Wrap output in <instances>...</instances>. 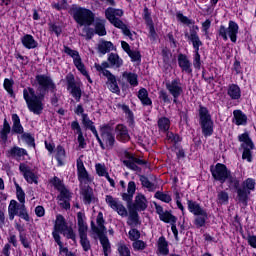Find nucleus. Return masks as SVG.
Segmentation results:
<instances>
[{
	"label": "nucleus",
	"instance_id": "6e6d98bb",
	"mask_svg": "<svg viewBox=\"0 0 256 256\" xmlns=\"http://www.w3.org/2000/svg\"><path fill=\"white\" fill-rule=\"evenodd\" d=\"M154 197L160 201H163L164 203H171V195L169 194L158 191L155 193Z\"/></svg>",
	"mask_w": 256,
	"mask_h": 256
},
{
	"label": "nucleus",
	"instance_id": "5fc2aeb1",
	"mask_svg": "<svg viewBox=\"0 0 256 256\" xmlns=\"http://www.w3.org/2000/svg\"><path fill=\"white\" fill-rule=\"evenodd\" d=\"M54 240L59 247L60 253H65L67 255V253H69V249H67V247H63V242H61V236L54 233Z\"/></svg>",
	"mask_w": 256,
	"mask_h": 256
},
{
	"label": "nucleus",
	"instance_id": "0e129e2a",
	"mask_svg": "<svg viewBox=\"0 0 256 256\" xmlns=\"http://www.w3.org/2000/svg\"><path fill=\"white\" fill-rule=\"evenodd\" d=\"M95 167H96V173H97V175H99V177H106L107 175H109L105 165H103V164H96Z\"/></svg>",
	"mask_w": 256,
	"mask_h": 256
},
{
	"label": "nucleus",
	"instance_id": "c03bdc74",
	"mask_svg": "<svg viewBox=\"0 0 256 256\" xmlns=\"http://www.w3.org/2000/svg\"><path fill=\"white\" fill-rule=\"evenodd\" d=\"M217 203L218 205H227L229 203V193L221 190L217 194Z\"/></svg>",
	"mask_w": 256,
	"mask_h": 256
},
{
	"label": "nucleus",
	"instance_id": "c9c22d12",
	"mask_svg": "<svg viewBox=\"0 0 256 256\" xmlns=\"http://www.w3.org/2000/svg\"><path fill=\"white\" fill-rule=\"evenodd\" d=\"M118 109H121L125 113L129 125H134L135 116L133 115V111L125 104H118Z\"/></svg>",
	"mask_w": 256,
	"mask_h": 256
},
{
	"label": "nucleus",
	"instance_id": "49530a36",
	"mask_svg": "<svg viewBox=\"0 0 256 256\" xmlns=\"http://www.w3.org/2000/svg\"><path fill=\"white\" fill-rule=\"evenodd\" d=\"M80 237V245L83 248V251H91V241L87 237V234L81 235Z\"/></svg>",
	"mask_w": 256,
	"mask_h": 256
},
{
	"label": "nucleus",
	"instance_id": "e2e57ef3",
	"mask_svg": "<svg viewBox=\"0 0 256 256\" xmlns=\"http://www.w3.org/2000/svg\"><path fill=\"white\" fill-rule=\"evenodd\" d=\"M129 240L130 241H137L141 238V232H139V230L132 228L129 232Z\"/></svg>",
	"mask_w": 256,
	"mask_h": 256
},
{
	"label": "nucleus",
	"instance_id": "72a5a7b5",
	"mask_svg": "<svg viewBox=\"0 0 256 256\" xmlns=\"http://www.w3.org/2000/svg\"><path fill=\"white\" fill-rule=\"evenodd\" d=\"M194 219V225L197 227V229H201V227H205V223H207V220L209 219V215L207 214V211L202 212L200 214L195 215Z\"/></svg>",
	"mask_w": 256,
	"mask_h": 256
},
{
	"label": "nucleus",
	"instance_id": "a18cd8bd",
	"mask_svg": "<svg viewBox=\"0 0 256 256\" xmlns=\"http://www.w3.org/2000/svg\"><path fill=\"white\" fill-rule=\"evenodd\" d=\"M159 218H160V221H164V223H177V217L173 216L168 211L163 212V214H161Z\"/></svg>",
	"mask_w": 256,
	"mask_h": 256
},
{
	"label": "nucleus",
	"instance_id": "f03ea898",
	"mask_svg": "<svg viewBox=\"0 0 256 256\" xmlns=\"http://www.w3.org/2000/svg\"><path fill=\"white\" fill-rule=\"evenodd\" d=\"M96 223L91 222V229L93 233H96L99 237V241L103 247V253L105 256H109V253H111V243L109 242V238L105 236V233H107V228H105V219L103 218V212H99L96 218Z\"/></svg>",
	"mask_w": 256,
	"mask_h": 256
},
{
	"label": "nucleus",
	"instance_id": "f704fd0d",
	"mask_svg": "<svg viewBox=\"0 0 256 256\" xmlns=\"http://www.w3.org/2000/svg\"><path fill=\"white\" fill-rule=\"evenodd\" d=\"M137 97L141 101L142 105H153V101H151V98H149V92H147V89L141 88L138 91Z\"/></svg>",
	"mask_w": 256,
	"mask_h": 256
},
{
	"label": "nucleus",
	"instance_id": "a878e982",
	"mask_svg": "<svg viewBox=\"0 0 256 256\" xmlns=\"http://www.w3.org/2000/svg\"><path fill=\"white\" fill-rule=\"evenodd\" d=\"M12 134L15 135H23L24 129L23 125H21V119L19 118V115L13 114L12 115Z\"/></svg>",
	"mask_w": 256,
	"mask_h": 256
},
{
	"label": "nucleus",
	"instance_id": "0eeeda50",
	"mask_svg": "<svg viewBox=\"0 0 256 256\" xmlns=\"http://www.w3.org/2000/svg\"><path fill=\"white\" fill-rule=\"evenodd\" d=\"M8 215L10 221L15 219V215L24 219V221H29V214L27 213V208L24 203H19L17 200H11L8 206Z\"/></svg>",
	"mask_w": 256,
	"mask_h": 256
},
{
	"label": "nucleus",
	"instance_id": "58836bf2",
	"mask_svg": "<svg viewBox=\"0 0 256 256\" xmlns=\"http://www.w3.org/2000/svg\"><path fill=\"white\" fill-rule=\"evenodd\" d=\"M158 251L161 255H169V244L163 236L158 239Z\"/></svg>",
	"mask_w": 256,
	"mask_h": 256
},
{
	"label": "nucleus",
	"instance_id": "c756f323",
	"mask_svg": "<svg viewBox=\"0 0 256 256\" xmlns=\"http://www.w3.org/2000/svg\"><path fill=\"white\" fill-rule=\"evenodd\" d=\"M134 208L136 211H145L147 209V198L143 194H137L135 197Z\"/></svg>",
	"mask_w": 256,
	"mask_h": 256
},
{
	"label": "nucleus",
	"instance_id": "9d476101",
	"mask_svg": "<svg viewBox=\"0 0 256 256\" xmlns=\"http://www.w3.org/2000/svg\"><path fill=\"white\" fill-rule=\"evenodd\" d=\"M184 85L181 83V79L175 78L171 81L166 82V89L172 95L174 103H177V99L181 97L184 91Z\"/></svg>",
	"mask_w": 256,
	"mask_h": 256
},
{
	"label": "nucleus",
	"instance_id": "864d4df0",
	"mask_svg": "<svg viewBox=\"0 0 256 256\" xmlns=\"http://www.w3.org/2000/svg\"><path fill=\"white\" fill-rule=\"evenodd\" d=\"M56 159L60 165H63V159H65V148L61 145L56 148Z\"/></svg>",
	"mask_w": 256,
	"mask_h": 256
},
{
	"label": "nucleus",
	"instance_id": "37998d69",
	"mask_svg": "<svg viewBox=\"0 0 256 256\" xmlns=\"http://www.w3.org/2000/svg\"><path fill=\"white\" fill-rule=\"evenodd\" d=\"M9 133H11V125H9V122L7 121V119H5L3 123V128L0 132L1 140L7 141Z\"/></svg>",
	"mask_w": 256,
	"mask_h": 256
},
{
	"label": "nucleus",
	"instance_id": "4c0bfd02",
	"mask_svg": "<svg viewBox=\"0 0 256 256\" xmlns=\"http://www.w3.org/2000/svg\"><path fill=\"white\" fill-rule=\"evenodd\" d=\"M113 49H115V46L111 43V41H102L98 45V51L102 55L110 53V51H113Z\"/></svg>",
	"mask_w": 256,
	"mask_h": 256
},
{
	"label": "nucleus",
	"instance_id": "20e7f679",
	"mask_svg": "<svg viewBox=\"0 0 256 256\" xmlns=\"http://www.w3.org/2000/svg\"><path fill=\"white\" fill-rule=\"evenodd\" d=\"M106 19L110 21L114 27H117V29H121L124 35L126 37H129V39H133V34L131 33V30H129V27L121 21L118 17H123V11L121 9H115V8H107L105 11Z\"/></svg>",
	"mask_w": 256,
	"mask_h": 256
},
{
	"label": "nucleus",
	"instance_id": "ea45409f",
	"mask_svg": "<svg viewBox=\"0 0 256 256\" xmlns=\"http://www.w3.org/2000/svg\"><path fill=\"white\" fill-rule=\"evenodd\" d=\"M237 189V196L240 203H244L247 205V199H249V195H251V191L247 190L246 188H236Z\"/></svg>",
	"mask_w": 256,
	"mask_h": 256
},
{
	"label": "nucleus",
	"instance_id": "dca6fc26",
	"mask_svg": "<svg viewBox=\"0 0 256 256\" xmlns=\"http://www.w3.org/2000/svg\"><path fill=\"white\" fill-rule=\"evenodd\" d=\"M105 201L113 211H116L118 215H120V217H127V208H125L121 202H118L117 199L113 198V196L106 195Z\"/></svg>",
	"mask_w": 256,
	"mask_h": 256
},
{
	"label": "nucleus",
	"instance_id": "ddd939ff",
	"mask_svg": "<svg viewBox=\"0 0 256 256\" xmlns=\"http://www.w3.org/2000/svg\"><path fill=\"white\" fill-rule=\"evenodd\" d=\"M101 137H102V143L104 144V148L102 149H108V151H111L113 147H115V135L113 132H111L110 126H104L101 128Z\"/></svg>",
	"mask_w": 256,
	"mask_h": 256
},
{
	"label": "nucleus",
	"instance_id": "7c9ffc66",
	"mask_svg": "<svg viewBox=\"0 0 256 256\" xmlns=\"http://www.w3.org/2000/svg\"><path fill=\"white\" fill-rule=\"evenodd\" d=\"M122 79H125V81L131 85V87H137V85H139V76H137L136 73L123 72Z\"/></svg>",
	"mask_w": 256,
	"mask_h": 256
},
{
	"label": "nucleus",
	"instance_id": "5701e85b",
	"mask_svg": "<svg viewBox=\"0 0 256 256\" xmlns=\"http://www.w3.org/2000/svg\"><path fill=\"white\" fill-rule=\"evenodd\" d=\"M87 218L83 214V212L77 213V223H78V233L79 236L87 235V231H89V227L87 226V222H85Z\"/></svg>",
	"mask_w": 256,
	"mask_h": 256
},
{
	"label": "nucleus",
	"instance_id": "3c124183",
	"mask_svg": "<svg viewBox=\"0 0 256 256\" xmlns=\"http://www.w3.org/2000/svg\"><path fill=\"white\" fill-rule=\"evenodd\" d=\"M22 141H25L29 147H35V138L32 137L31 133H22Z\"/></svg>",
	"mask_w": 256,
	"mask_h": 256
},
{
	"label": "nucleus",
	"instance_id": "39448f33",
	"mask_svg": "<svg viewBox=\"0 0 256 256\" xmlns=\"http://www.w3.org/2000/svg\"><path fill=\"white\" fill-rule=\"evenodd\" d=\"M72 17L80 27H91L95 23V13L83 7H73Z\"/></svg>",
	"mask_w": 256,
	"mask_h": 256
},
{
	"label": "nucleus",
	"instance_id": "603ef678",
	"mask_svg": "<svg viewBox=\"0 0 256 256\" xmlns=\"http://www.w3.org/2000/svg\"><path fill=\"white\" fill-rule=\"evenodd\" d=\"M226 181H228L230 188L239 189V181L237 180V177L231 175V172H228Z\"/></svg>",
	"mask_w": 256,
	"mask_h": 256
},
{
	"label": "nucleus",
	"instance_id": "7ed1b4c3",
	"mask_svg": "<svg viewBox=\"0 0 256 256\" xmlns=\"http://www.w3.org/2000/svg\"><path fill=\"white\" fill-rule=\"evenodd\" d=\"M176 17L180 23L184 25L190 26V34L186 33L185 37H188L189 41H191L193 45L194 51H199V47L203 46V42L199 38V26L195 25V21L189 19L187 16L183 15V13L179 12L176 14Z\"/></svg>",
	"mask_w": 256,
	"mask_h": 256
},
{
	"label": "nucleus",
	"instance_id": "b1692460",
	"mask_svg": "<svg viewBox=\"0 0 256 256\" xmlns=\"http://www.w3.org/2000/svg\"><path fill=\"white\" fill-rule=\"evenodd\" d=\"M21 43L23 47H25V49H37V47L39 46V43L37 42V40H35L33 35H30V34L24 35L21 38Z\"/></svg>",
	"mask_w": 256,
	"mask_h": 256
},
{
	"label": "nucleus",
	"instance_id": "2eb2a0df",
	"mask_svg": "<svg viewBox=\"0 0 256 256\" xmlns=\"http://www.w3.org/2000/svg\"><path fill=\"white\" fill-rule=\"evenodd\" d=\"M58 191L60 192L57 197L58 205L66 211L71 209V199L73 194L66 187H60Z\"/></svg>",
	"mask_w": 256,
	"mask_h": 256
},
{
	"label": "nucleus",
	"instance_id": "bf43d9fd",
	"mask_svg": "<svg viewBox=\"0 0 256 256\" xmlns=\"http://www.w3.org/2000/svg\"><path fill=\"white\" fill-rule=\"evenodd\" d=\"M132 247L134 251H143L147 247V244L143 240H134Z\"/></svg>",
	"mask_w": 256,
	"mask_h": 256
},
{
	"label": "nucleus",
	"instance_id": "6ab92c4d",
	"mask_svg": "<svg viewBox=\"0 0 256 256\" xmlns=\"http://www.w3.org/2000/svg\"><path fill=\"white\" fill-rule=\"evenodd\" d=\"M105 77L107 78V85L109 91L112 93H116V95H119L121 93V89L119 88V84H117V78L115 75L111 73V71H105L104 72Z\"/></svg>",
	"mask_w": 256,
	"mask_h": 256
},
{
	"label": "nucleus",
	"instance_id": "f257e3e1",
	"mask_svg": "<svg viewBox=\"0 0 256 256\" xmlns=\"http://www.w3.org/2000/svg\"><path fill=\"white\" fill-rule=\"evenodd\" d=\"M32 85L33 87H35V85L38 86V95L32 87H27L23 90V98L31 113H34V115H41L43 113V109L45 107L43 104V101H45V91H51V93H54L50 99L51 105H53V107H59V96L55 93L57 86L55 85V82H53L51 76L38 74L35 76V81Z\"/></svg>",
	"mask_w": 256,
	"mask_h": 256
},
{
	"label": "nucleus",
	"instance_id": "a211bd4d",
	"mask_svg": "<svg viewBox=\"0 0 256 256\" xmlns=\"http://www.w3.org/2000/svg\"><path fill=\"white\" fill-rule=\"evenodd\" d=\"M80 194L83 197V202L85 205H91L95 203V195L93 194V188L89 184H84L80 186Z\"/></svg>",
	"mask_w": 256,
	"mask_h": 256
},
{
	"label": "nucleus",
	"instance_id": "052dcab7",
	"mask_svg": "<svg viewBox=\"0 0 256 256\" xmlns=\"http://www.w3.org/2000/svg\"><path fill=\"white\" fill-rule=\"evenodd\" d=\"M118 252L120 256H131V250L125 244L118 245Z\"/></svg>",
	"mask_w": 256,
	"mask_h": 256
},
{
	"label": "nucleus",
	"instance_id": "774afa93",
	"mask_svg": "<svg viewBox=\"0 0 256 256\" xmlns=\"http://www.w3.org/2000/svg\"><path fill=\"white\" fill-rule=\"evenodd\" d=\"M16 196L20 203L25 204V192L23 191V188H21L19 185L16 186Z\"/></svg>",
	"mask_w": 256,
	"mask_h": 256
},
{
	"label": "nucleus",
	"instance_id": "8fccbe9b",
	"mask_svg": "<svg viewBox=\"0 0 256 256\" xmlns=\"http://www.w3.org/2000/svg\"><path fill=\"white\" fill-rule=\"evenodd\" d=\"M140 181L142 186L146 187V189H148L149 191H155V189H157L155 184L151 183V181H149V178H147L146 176H140Z\"/></svg>",
	"mask_w": 256,
	"mask_h": 256
},
{
	"label": "nucleus",
	"instance_id": "6e6552de",
	"mask_svg": "<svg viewBox=\"0 0 256 256\" xmlns=\"http://www.w3.org/2000/svg\"><path fill=\"white\" fill-rule=\"evenodd\" d=\"M241 147L243 148L242 159H246L248 163L253 161V149H255V144H253V140L249 137V133H243L238 136Z\"/></svg>",
	"mask_w": 256,
	"mask_h": 256
},
{
	"label": "nucleus",
	"instance_id": "412c9836",
	"mask_svg": "<svg viewBox=\"0 0 256 256\" xmlns=\"http://www.w3.org/2000/svg\"><path fill=\"white\" fill-rule=\"evenodd\" d=\"M178 65L184 73H188V74L193 73V68H191L192 67L191 61L189 60V58H187V55L185 54L178 55Z\"/></svg>",
	"mask_w": 256,
	"mask_h": 256
},
{
	"label": "nucleus",
	"instance_id": "338daca9",
	"mask_svg": "<svg viewBox=\"0 0 256 256\" xmlns=\"http://www.w3.org/2000/svg\"><path fill=\"white\" fill-rule=\"evenodd\" d=\"M62 234L67 239H72V241H75V239H76V235H75V232L73 231V228H71L69 226L62 232Z\"/></svg>",
	"mask_w": 256,
	"mask_h": 256
},
{
	"label": "nucleus",
	"instance_id": "4be33fe9",
	"mask_svg": "<svg viewBox=\"0 0 256 256\" xmlns=\"http://www.w3.org/2000/svg\"><path fill=\"white\" fill-rule=\"evenodd\" d=\"M67 222H65V218L62 215H58L56 217V222L54 225V230L52 232L53 239H55V234L59 235V233H62L67 229Z\"/></svg>",
	"mask_w": 256,
	"mask_h": 256
},
{
	"label": "nucleus",
	"instance_id": "f3484780",
	"mask_svg": "<svg viewBox=\"0 0 256 256\" xmlns=\"http://www.w3.org/2000/svg\"><path fill=\"white\" fill-rule=\"evenodd\" d=\"M20 173H22L24 179L27 183L37 185L39 183V176L32 172L31 167L27 166L25 163L19 165Z\"/></svg>",
	"mask_w": 256,
	"mask_h": 256
},
{
	"label": "nucleus",
	"instance_id": "a19ab883",
	"mask_svg": "<svg viewBox=\"0 0 256 256\" xmlns=\"http://www.w3.org/2000/svg\"><path fill=\"white\" fill-rule=\"evenodd\" d=\"M233 115L236 125H245L247 123V116L241 110H234Z\"/></svg>",
	"mask_w": 256,
	"mask_h": 256
},
{
	"label": "nucleus",
	"instance_id": "09e8293b",
	"mask_svg": "<svg viewBox=\"0 0 256 256\" xmlns=\"http://www.w3.org/2000/svg\"><path fill=\"white\" fill-rule=\"evenodd\" d=\"M64 53H66V55H69V57H72L73 63H75V61H77L81 58V56L79 55V52L77 50H73V49L69 48L68 46H64Z\"/></svg>",
	"mask_w": 256,
	"mask_h": 256
},
{
	"label": "nucleus",
	"instance_id": "e433bc0d",
	"mask_svg": "<svg viewBox=\"0 0 256 256\" xmlns=\"http://www.w3.org/2000/svg\"><path fill=\"white\" fill-rule=\"evenodd\" d=\"M108 62L110 63L111 67H115L116 69H119L123 65V59L119 57V54L111 53L108 56Z\"/></svg>",
	"mask_w": 256,
	"mask_h": 256
},
{
	"label": "nucleus",
	"instance_id": "2f4dec72",
	"mask_svg": "<svg viewBox=\"0 0 256 256\" xmlns=\"http://www.w3.org/2000/svg\"><path fill=\"white\" fill-rule=\"evenodd\" d=\"M187 205H188V211H190V213L194 215H200L201 213H204L205 211H207L203 209L201 205H199V203L193 200H187Z\"/></svg>",
	"mask_w": 256,
	"mask_h": 256
},
{
	"label": "nucleus",
	"instance_id": "cd10ccee",
	"mask_svg": "<svg viewBox=\"0 0 256 256\" xmlns=\"http://www.w3.org/2000/svg\"><path fill=\"white\" fill-rule=\"evenodd\" d=\"M68 89H71V95L77 102L81 101V87L75 83V80H68Z\"/></svg>",
	"mask_w": 256,
	"mask_h": 256
},
{
	"label": "nucleus",
	"instance_id": "13d9d810",
	"mask_svg": "<svg viewBox=\"0 0 256 256\" xmlns=\"http://www.w3.org/2000/svg\"><path fill=\"white\" fill-rule=\"evenodd\" d=\"M4 89H6L7 93L13 97L15 93L13 92V80H10L9 78H6L4 80Z\"/></svg>",
	"mask_w": 256,
	"mask_h": 256
},
{
	"label": "nucleus",
	"instance_id": "4468645a",
	"mask_svg": "<svg viewBox=\"0 0 256 256\" xmlns=\"http://www.w3.org/2000/svg\"><path fill=\"white\" fill-rule=\"evenodd\" d=\"M231 171L227 169V166L221 163H217L215 167L211 168L212 177L215 181H220L221 183H225L227 181V177Z\"/></svg>",
	"mask_w": 256,
	"mask_h": 256
},
{
	"label": "nucleus",
	"instance_id": "393cba45",
	"mask_svg": "<svg viewBox=\"0 0 256 256\" xmlns=\"http://www.w3.org/2000/svg\"><path fill=\"white\" fill-rule=\"evenodd\" d=\"M136 189L137 185L135 184V182L130 181L128 183L127 193L122 194L123 201H126L128 205H131V201H133V195H135Z\"/></svg>",
	"mask_w": 256,
	"mask_h": 256
},
{
	"label": "nucleus",
	"instance_id": "9b49d317",
	"mask_svg": "<svg viewBox=\"0 0 256 256\" xmlns=\"http://www.w3.org/2000/svg\"><path fill=\"white\" fill-rule=\"evenodd\" d=\"M126 159L123 160L124 165L131 171L136 173H141L142 169L140 168L143 165H147V160L135 157L133 154L126 153Z\"/></svg>",
	"mask_w": 256,
	"mask_h": 256
},
{
	"label": "nucleus",
	"instance_id": "aec40b11",
	"mask_svg": "<svg viewBox=\"0 0 256 256\" xmlns=\"http://www.w3.org/2000/svg\"><path fill=\"white\" fill-rule=\"evenodd\" d=\"M115 131H116V139L118 141H121L122 143H127V141L131 139L127 126L123 124H118L115 128Z\"/></svg>",
	"mask_w": 256,
	"mask_h": 256
},
{
	"label": "nucleus",
	"instance_id": "1a4fd4ad",
	"mask_svg": "<svg viewBox=\"0 0 256 256\" xmlns=\"http://www.w3.org/2000/svg\"><path fill=\"white\" fill-rule=\"evenodd\" d=\"M219 36L222 37L224 41H227L230 38L232 43H237V34L239 33V25L235 21H229L228 28L221 25L219 28Z\"/></svg>",
	"mask_w": 256,
	"mask_h": 256
},
{
	"label": "nucleus",
	"instance_id": "423d86ee",
	"mask_svg": "<svg viewBox=\"0 0 256 256\" xmlns=\"http://www.w3.org/2000/svg\"><path fill=\"white\" fill-rule=\"evenodd\" d=\"M199 117L203 135L205 137H211V135H213V120L211 119L209 110L203 106H200Z\"/></svg>",
	"mask_w": 256,
	"mask_h": 256
},
{
	"label": "nucleus",
	"instance_id": "680f3d73",
	"mask_svg": "<svg viewBox=\"0 0 256 256\" xmlns=\"http://www.w3.org/2000/svg\"><path fill=\"white\" fill-rule=\"evenodd\" d=\"M243 188H246V191H254L255 190V180L252 178H248L243 182Z\"/></svg>",
	"mask_w": 256,
	"mask_h": 256
},
{
	"label": "nucleus",
	"instance_id": "4d7b16f0",
	"mask_svg": "<svg viewBox=\"0 0 256 256\" xmlns=\"http://www.w3.org/2000/svg\"><path fill=\"white\" fill-rule=\"evenodd\" d=\"M82 37H85L87 40L93 39V35H95V30L93 28H89V26H84L82 29Z\"/></svg>",
	"mask_w": 256,
	"mask_h": 256
},
{
	"label": "nucleus",
	"instance_id": "79ce46f5",
	"mask_svg": "<svg viewBox=\"0 0 256 256\" xmlns=\"http://www.w3.org/2000/svg\"><path fill=\"white\" fill-rule=\"evenodd\" d=\"M8 155H10V157H25V155H27V150L14 146L8 150Z\"/></svg>",
	"mask_w": 256,
	"mask_h": 256
},
{
	"label": "nucleus",
	"instance_id": "69168bd1",
	"mask_svg": "<svg viewBox=\"0 0 256 256\" xmlns=\"http://www.w3.org/2000/svg\"><path fill=\"white\" fill-rule=\"evenodd\" d=\"M74 65L82 75H87V69H85V64H83V61L81 58H78V60L74 61Z\"/></svg>",
	"mask_w": 256,
	"mask_h": 256
},
{
	"label": "nucleus",
	"instance_id": "473e14b6",
	"mask_svg": "<svg viewBox=\"0 0 256 256\" xmlns=\"http://www.w3.org/2000/svg\"><path fill=\"white\" fill-rule=\"evenodd\" d=\"M227 95L233 99H241V88L237 84H231L228 86Z\"/></svg>",
	"mask_w": 256,
	"mask_h": 256
},
{
	"label": "nucleus",
	"instance_id": "c85d7f7f",
	"mask_svg": "<svg viewBox=\"0 0 256 256\" xmlns=\"http://www.w3.org/2000/svg\"><path fill=\"white\" fill-rule=\"evenodd\" d=\"M94 27L95 33L96 35H99V37H104V35H107V30H105V19L94 18Z\"/></svg>",
	"mask_w": 256,
	"mask_h": 256
},
{
	"label": "nucleus",
	"instance_id": "de8ad7c7",
	"mask_svg": "<svg viewBox=\"0 0 256 256\" xmlns=\"http://www.w3.org/2000/svg\"><path fill=\"white\" fill-rule=\"evenodd\" d=\"M171 126V122L169 118L162 117L158 120V127L161 131H169V127Z\"/></svg>",
	"mask_w": 256,
	"mask_h": 256
},
{
	"label": "nucleus",
	"instance_id": "f8f14e48",
	"mask_svg": "<svg viewBox=\"0 0 256 256\" xmlns=\"http://www.w3.org/2000/svg\"><path fill=\"white\" fill-rule=\"evenodd\" d=\"M80 156L77 159V173H78V181H80V186L82 185H91L93 183V178L91 175H89V172H87V169H85V164H83V160Z\"/></svg>",
	"mask_w": 256,
	"mask_h": 256
},
{
	"label": "nucleus",
	"instance_id": "bb28decb",
	"mask_svg": "<svg viewBox=\"0 0 256 256\" xmlns=\"http://www.w3.org/2000/svg\"><path fill=\"white\" fill-rule=\"evenodd\" d=\"M127 225L131 228H135L141 225V221L139 220V213L136 210H129V214L127 215Z\"/></svg>",
	"mask_w": 256,
	"mask_h": 256
}]
</instances>
